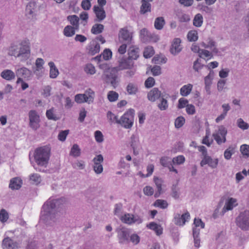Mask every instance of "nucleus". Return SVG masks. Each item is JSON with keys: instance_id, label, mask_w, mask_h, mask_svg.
<instances>
[{"instance_id": "obj_61", "label": "nucleus", "mask_w": 249, "mask_h": 249, "mask_svg": "<svg viewBox=\"0 0 249 249\" xmlns=\"http://www.w3.org/2000/svg\"><path fill=\"white\" fill-rule=\"evenodd\" d=\"M213 142L212 140L209 139V134L208 132V130H206V134L205 137L202 140V143L206 144L208 146H210Z\"/></svg>"}, {"instance_id": "obj_59", "label": "nucleus", "mask_w": 249, "mask_h": 249, "mask_svg": "<svg viewBox=\"0 0 249 249\" xmlns=\"http://www.w3.org/2000/svg\"><path fill=\"white\" fill-rule=\"evenodd\" d=\"M143 192L146 196H152L154 193V189L150 186H146L144 187Z\"/></svg>"}, {"instance_id": "obj_46", "label": "nucleus", "mask_w": 249, "mask_h": 249, "mask_svg": "<svg viewBox=\"0 0 249 249\" xmlns=\"http://www.w3.org/2000/svg\"><path fill=\"white\" fill-rule=\"evenodd\" d=\"M234 153V148L232 147H229L228 149H227L224 153V158L229 160L231 158V156Z\"/></svg>"}, {"instance_id": "obj_42", "label": "nucleus", "mask_w": 249, "mask_h": 249, "mask_svg": "<svg viewBox=\"0 0 249 249\" xmlns=\"http://www.w3.org/2000/svg\"><path fill=\"white\" fill-rule=\"evenodd\" d=\"M36 7V3L35 2H30L26 6V12L27 14L32 15Z\"/></svg>"}, {"instance_id": "obj_17", "label": "nucleus", "mask_w": 249, "mask_h": 249, "mask_svg": "<svg viewBox=\"0 0 249 249\" xmlns=\"http://www.w3.org/2000/svg\"><path fill=\"white\" fill-rule=\"evenodd\" d=\"M237 205V200L235 198H230L226 202L225 206L223 208L222 211V215H224V213L228 211L231 210L233 207Z\"/></svg>"}, {"instance_id": "obj_38", "label": "nucleus", "mask_w": 249, "mask_h": 249, "mask_svg": "<svg viewBox=\"0 0 249 249\" xmlns=\"http://www.w3.org/2000/svg\"><path fill=\"white\" fill-rule=\"evenodd\" d=\"M80 151L79 146L77 144H74L71 148L70 155L74 157H79L81 154Z\"/></svg>"}, {"instance_id": "obj_39", "label": "nucleus", "mask_w": 249, "mask_h": 249, "mask_svg": "<svg viewBox=\"0 0 249 249\" xmlns=\"http://www.w3.org/2000/svg\"><path fill=\"white\" fill-rule=\"evenodd\" d=\"M68 20L70 21V23L73 26H75V28L77 29L78 28V22L79 18L76 15L69 16L67 18Z\"/></svg>"}, {"instance_id": "obj_9", "label": "nucleus", "mask_w": 249, "mask_h": 249, "mask_svg": "<svg viewBox=\"0 0 249 249\" xmlns=\"http://www.w3.org/2000/svg\"><path fill=\"white\" fill-rule=\"evenodd\" d=\"M103 160V157L100 154L96 156L93 159V162L94 163L93 166V170L97 174L102 173L103 171V167L102 164Z\"/></svg>"}, {"instance_id": "obj_64", "label": "nucleus", "mask_w": 249, "mask_h": 249, "mask_svg": "<svg viewBox=\"0 0 249 249\" xmlns=\"http://www.w3.org/2000/svg\"><path fill=\"white\" fill-rule=\"evenodd\" d=\"M194 224L195 227L200 228V229H203L205 227L204 223H203L202 220L199 218H195Z\"/></svg>"}, {"instance_id": "obj_55", "label": "nucleus", "mask_w": 249, "mask_h": 249, "mask_svg": "<svg viewBox=\"0 0 249 249\" xmlns=\"http://www.w3.org/2000/svg\"><path fill=\"white\" fill-rule=\"evenodd\" d=\"M159 108L161 110H164L168 107L167 101L163 98H161L160 103L158 105Z\"/></svg>"}, {"instance_id": "obj_19", "label": "nucleus", "mask_w": 249, "mask_h": 249, "mask_svg": "<svg viewBox=\"0 0 249 249\" xmlns=\"http://www.w3.org/2000/svg\"><path fill=\"white\" fill-rule=\"evenodd\" d=\"M180 43L181 40L179 38H177L174 39L170 49V53L172 54L176 55L181 51V48H180Z\"/></svg>"}, {"instance_id": "obj_26", "label": "nucleus", "mask_w": 249, "mask_h": 249, "mask_svg": "<svg viewBox=\"0 0 249 249\" xmlns=\"http://www.w3.org/2000/svg\"><path fill=\"white\" fill-rule=\"evenodd\" d=\"M151 4L146 1L142 0V5L140 8V13L141 14H145L147 12H151Z\"/></svg>"}, {"instance_id": "obj_1", "label": "nucleus", "mask_w": 249, "mask_h": 249, "mask_svg": "<svg viewBox=\"0 0 249 249\" xmlns=\"http://www.w3.org/2000/svg\"><path fill=\"white\" fill-rule=\"evenodd\" d=\"M63 198H49L42 207L40 218L47 225L53 226L57 221L64 209Z\"/></svg>"}, {"instance_id": "obj_28", "label": "nucleus", "mask_w": 249, "mask_h": 249, "mask_svg": "<svg viewBox=\"0 0 249 249\" xmlns=\"http://www.w3.org/2000/svg\"><path fill=\"white\" fill-rule=\"evenodd\" d=\"M21 185V180L18 178H15L11 180L9 187L12 189H18Z\"/></svg>"}, {"instance_id": "obj_2", "label": "nucleus", "mask_w": 249, "mask_h": 249, "mask_svg": "<svg viewBox=\"0 0 249 249\" xmlns=\"http://www.w3.org/2000/svg\"><path fill=\"white\" fill-rule=\"evenodd\" d=\"M8 53L10 55L22 57V60L26 59L30 53L28 40H24L18 45H11L9 48Z\"/></svg>"}, {"instance_id": "obj_7", "label": "nucleus", "mask_w": 249, "mask_h": 249, "mask_svg": "<svg viewBox=\"0 0 249 249\" xmlns=\"http://www.w3.org/2000/svg\"><path fill=\"white\" fill-rule=\"evenodd\" d=\"M94 92L90 89L87 90L85 94H78L75 96V101L80 104L87 102L89 104L93 102Z\"/></svg>"}, {"instance_id": "obj_11", "label": "nucleus", "mask_w": 249, "mask_h": 249, "mask_svg": "<svg viewBox=\"0 0 249 249\" xmlns=\"http://www.w3.org/2000/svg\"><path fill=\"white\" fill-rule=\"evenodd\" d=\"M121 220L123 222L128 224H131L134 223L140 224L142 221L139 216H135L130 213L125 214L124 216H122Z\"/></svg>"}, {"instance_id": "obj_62", "label": "nucleus", "mask_w": 249, "mask_h": 249, "mask_svg": "<svg viewBox=\"0 0 249 249\" xmlns=\"http://www.w3.org/2000/svg\"><path fill=\"white\" fill-rule=\"evenodd\" d=\"M69 132V130L61 131L58 135V139L61 141H64Z\"/></svg>"}, {"instance_id": "obj_27", "label": "nucleus", "mask_w": 249, "mask_h": 249, "mask_svg": "<svg viewBox=\"0 0 249 249\" xmlns=\"http://www.w3.org/2000/svg\"><path fill=\"white\" fill-rule=\"evenodd\" d=\"M48 65L50 68V77L51 78H56L59 74V71L53 62H50Z\"/></svg>"}, {"instance_id": "obj_56", "label": "nucleus", "mask_w": 249, "mask_h": 249, "mask_svg": "<svg viewBox=\"0 0 249 249\" xmlns=\"http://www.w3.org/2000/svg\"><path fill=\"white\" fill-rule=\"evenodd\" d=\"M100 51V45L98 43H95L93 47H91L89 49V53L92 54L94 55L95 53H98Z\"/></svg>"}, {"instance_id": "obj_4", "label": "nucleus", "mask_w": 249, "mask_h": 249, "mask_svg": "<svg viewBox=\"0 0 249 249\" xmlns=\"http://www.w3.org/2000/svg\"><path fill=\"white\" fill-rule=\"evenodd\" d=\"M237 226L244 231L249 230V211H245L240 213L236 218Z\"/></svg>"}, {"instance_id": "obj_16", "label": "nucleus", "mask_w": 249, "mask_h": 249, "mask_svg": "<svg viewBox=\"0 0 249 249\" xmlns=\"http://www.w3.org/2000/svg\"><path fill=\"white\" fill-rule=\"evenodd\" d=\"M227 134V130L224 129H220L218 133L213 134V136L218 144H220L222 142H225L226 141V135Z\"/></svg>"}, {"instance_id": "obj_60", "label": "nucleus", "mask_w": 249, "mask_h": 249, "mask_svg": "<svg viewBox=\"0 0 249 249\" xmlns=\"http://www.w3.org/2000/svg\"><path fill=\"white\" fill-rule=\"evenodd\" d=\"M95 140L98 142H102L103 139V135L102 132L99 130L96 131L94 133Z\"/></svg>"}, {"instance_id": "obj_31", "label": "nucleus", "mask_w": 249, "mask_h": 249, "mask_svg": "<svg viewBox=\"0 0 249 249\" xmlns=\"http://www.w3.org/2000/svg\"><path fill=\"white\" fill-rule=\"evenodd\" d=\"M165 22L164 18L161 17L157 18L154 23V26L157 30H161L163 28Z\"/></svg>"}, {"instance_id": "obj_33", "label": "nucleus", "mask_w": 249, "mask_h": 249, "mask_svg": "<svg viewBox=\"0 0 249 249\" xmlns=\"http://www.w3.org/2000/svg\"><path fill=\"white\" fill-rule=\"evenodd\" d=\"M104 28V26L101 24H94L91 30V32L94 35H97L101 33Z\"/></svg>"}, {"instance_id": "obj_44", "label": "nucleus", "mask_w": 249, "mask_h": 249, "mask_svg": "<svg viewBox=\"0 0 249 249\" xmlns=\"http://www.w3.org/2000/svg\"><path fill=\"white\" fill-rule=\"evenodd\" d=\"M131 242L134 245H138L140 242V237L136 233L129 235V242Z\"/></svg>"}, {"instance_id": "obj_22", "label": "nucleus", "mask_w": 249, "mask_h": 249, "mask_svg": "<svg viewBox=\"0 0 249 249\" xmlns=\"http://www.w3.org/2000/svg\"><path fill=\"white\" fill-rule=\"evenodd\" d=\"M31 71L25 67H23L18 69L16 71V76L18 78H21V77L24 78H29L31 75Z\"/></svg>"}, {"instance_id": "obj_30", "label": "nucleus", "mask_w": 249, "mask_h": 249, "mask_svg": "<svg viewBox=\"0 0 249 249\" xmlns=\"http://www.w3.org/2000/svg\"><path fill=\"white\" fill-rule=\"evenodd\" d=\"M126 90L129 94H136L138 91V86L136 84L129 83L126 87Z\"/></svg>"}, {"instance_id": "obj_14", "label": "nucleus", "mask_w": 249, "mask_h": 249, "mask_svg": "<svg viewBox=\"0 0 249 249\" xmlns=\"http://www.w3.org/2000/svg\"><path fill=\"white\" fill-rule=\"evenodd\" d=\"M190 215L188 212H186L182 215L176 214L174 217V223L176 225L183 226L185 222L190 219Z\"/></svg>"}, {"instance_id": "obj_25", "label": "nucleus", "mask_w": 249, "mask_h": 249, "mask_svg": "<svg viewBox=\"0 0 249 249\" xmlns=\"http://www.w3.org/2000/svg\"><path fill=\"white\" fill-rule=\"evenodd\" d=\"M147 226L149 229L154 231L157 235H160L162 233V228L161 226L155 222H151Z\"/></svg>"}, {"instance_id": "obj_50", "label": "nucleus", "mask_w": 249, "mask_h": 249, "mask_svg": "<svg viewBox=\"0 0 249 249\" xmlns=\"http://www.w3.org/2000/svg\"><path fill=\"white\" fill-rule=\"evenodd\" d=\"M9 215L7 211L4 209H2L0 211V221L2 222H5L8 219Z\"/></svg>"}, {"instance_id": "obj_10", "label": "nucleus", "mask_w": 249, "mask_h": 249, "mask_svg": "<svg viewBox=\"0 0 249 249\" xmlns=\"http://www.w3.org/2000/svg\"><path fill=\"white\" fill-rule=\"evenodd\" d=\"M135 111L133 109H129L121 118V123L126 124H133L134 123V116Z\"/></svg>"}, {"instance_id": "obj_57", "label": "nucleus", "mask_w": 249, "mask_h": 249, "mask_svg": "<svg viewBox=\"0 0 249 249\" xmlns=\"http://www.w3.org/2000/svg\"><path fill=\"white\" fill-rule=\"evenodd\" d=\"M145 86L147 88L152 87L155 84V79L152 77H148L145 81Z\"/></svg>"}, {"instance_id": "obj_47", "label": "nucleus", "mask_w": 249, "mask_h": 249, "mask_svg": "<svg viewBox=\"0 0 249 249\" xmlns=\"http://www.w3.org/2000/svg\"><path fill=\"white\" fill-rule=\"evenodd\" d=\"M154 206L162 209H165L167 207L168 203L165 200L158 199L155 202Z\"/></svg>"}, {"instance_id": "obj_15", "label": "nucleus", "mask_w": 249, "mask_h": 249, "mask_svg": "<svg viewBox=\"0 0 249 249\" xmlns=\"http://www.w3.org/2000/svg\"><path fill=\"white\" fill-rule=\"evenodd\" d=\"M119 37L121 41H124L128 43L131 42L132 36L126 28H121L119 31Z\"/></svg>"}, {"instance_id": "obj_6", "label": "nucleus", "mask_w": 249, "mask_h": 249, "mask_svg": "<svg viewBox=\"0 0 249 249\" xmlns=\"http://www.w3.org/2000/svg\"><path fill=\"white\" fill-rule=\"evenodd\" d=\"M118 242L120 244L129 243V230L125 227H119L116 229Z\"/></svg>"}, {"instance_id": "obj_37", "label": "nucleus", "mask_w": 249, "mask_h": 249, "mask_svg": "<svg viewBox=\"0 0 249 249\" xmlns=\"http://www.w3.org/2000/svg\"><path fill=\"white\" fill-rule=\"evenodd\" d=\"M192 89V85L191 84H188V85H185L180 89V94L182 96H186L191 91Z\"/></svg>"}, {"instance_id": "obj_29", "label": "nucleus", "mask_w": 249, "mask_h": 249, "mask_svg": "<svg viewBox=\"0 0 249 249\" xmlns=\"http://www.w3.org/2000/svg\"><path fill=\"white\" fill-rule=\"evenodd\" d=\"M29 179L32 184L37 185L40 183L41 178L39 174L33 173L29 176Z\"/></svg>"}, {"instance_id": "obj_36", "label": "nucleus", "mask_w": 249, "mask_h": 249, "mask_svg": "<svg viewBox=\"0 0 249 249\" xmlns=\"http://www.w3.org/2000/svg\"><path fill=\"white\" fill-rule=\"evenodd\" d=\"M185 161V158L183 155H179L173 158L172 162L174 165L183 164Z\"/></svg>"}, {"instance_id": "obj_45", "label": "nucleus", "mask_w": 249, "mask_h": 249, "mask_svg": "<svg viewBox=\"0 0 249 249\" xmlns=\"http://www.w3.org/2000/svg\"><path fill=\"white\" fill-rule=\"evenodd\" d=\"M160 164L164 166L167 167L171 163V158L169 157L164 156L160 159Z\"/></svg>"}, {"instance_id": "obj_3", "label": "nucleus", "mask_w": 249, "mask_h": 249, "mask_svg": "<svg viewBox=\"0 0 249 249\" xmlns=\"http://www.w3.org/2000/svg\"><path fill=\"white\" fill-rule=\"evenodd\" d=\"M51 148L45 145L36 148L34 152V160L39 166L46 167L48 163L50 156Z\"/></svg>"}, {"instance_id": "obj_58", "label": "nucleus", "mask_w": 249, "mask_h": 249, "mask_svg": "<svg viewBox=\"0 0 249 249\" xmlns=\"http://www.w3.org/2000/svg\"><path fill=\"white\" fill-rule=\"evenodd\" d=\"M154 76L159 75L161 73V68L158 65L154 66L151 70Z\"/></svg>"}, {"instance_id": "obj_35", "label": "nucleus", "mask_w": 249, "mask_h": 249, "mask_svg": "<svg viewBox=\"0 0 249 249\" xmlns=\"http://www.w3.org/2000/svg\"><path fill=\"white\" fill-rule=\"evenodd\" d=\"M203 23V17L200 14H196L193 20V25L197 27H200Z\"/></svg>"}, {"instance_id": "obj_63", "label": "nucleus", "mask_w": 249, "mask_h": 249, "mask_svg": "<svg viewBox=\"0 0 249 249\" xmlns=\"http://www.w3.org/2000/svg\"><path fill=\"white\" fill-rule=\"evenodd\" d=\"M46 116L49 119L56 120L58 119L53 113V108L48 110L46 112Z\"/></svg>"}, {"instance_id": "obj_34", "label": "nucleus", "mask_w": 249, "mask_h": 249, "mask_svg": "<svg viewBox=\"0 0 249 249\" xmlns=\"http://www.w3.org/2000/svg\"><path fill=\"white\" fill-rule=\"evenodd\" d=\"M75 27L68 25L64 29V34L67 37L72 36L75 34Z\"/></svg>"}, {"instance_id": "obj_21", "label": "nucleus", "mask_w": 249, "mask_h": 249, "mask_svg": "<svg viewBox=\"0 0 249 249\" xmlns=\"http://www.w3.org/2000/svg\"><path fill=\"white\" fill-rule=\"evenodd\" d=\"M128 58L130 60H136L139 57V50L134 46L129 47L128 50Z\"/></svg>"}, {"instance_id": "obj_20", "label": "nucleus", "mask_w": 249, "mask_h": 249, "mask_svg": "<svg viewBox=\"0 0 249 249\" xmlns=\"http://www.w3.org/2000/svg\"><path fill=\"white\" fill-rule=\"evenodd\" d=\"M161 95V92L157 88L151 89L148 93L147 97L149 100L154 102L159 99Z\"/></svg>"}, {"instance_id": "obj_23", "label": "nucleus", "mask_w": 249, "mask_h": 249, "mask_svg": "<svg viewBox=\"0 0 249 249\" xmlns=\"http://www.w3.org/2000/svg\"><path fill=\"white\" fill-rule=\"evenodd\" d=\"M154 181L156 184L157 189V192L155 194L156 197H159L160 195L163 193L162 186L163 183V180L158 177L154 178Z\"/></svg>"}, {"instance_id": "obj_54", "label": "nucleus", "mask_w": 249, "mask_h": 249, "mask_svg": "<svg viewBox=\"0 0 249 249\" xmlns=\"http://www.w3.org/2000/svg\"><path fill=\"white\" fill-rule=\"evenodd\" d=\"M102 55L104 60H108L111 57L112 52L109 49H106Z\"/></svg>"}, {"instance_id": "obj_12", "label": "nucleus", "mask_w": 249, "mask_h": 249, "mask_svg": "<svg viewBox=\"0 0 249 249\" xmlns=\"http://www.w3.org/2000/svg\"><path fill=\"white\" fill-rule=\"evenodd\" d=\"M218 163V159H212L210 156H208L205 157H202L200 164L201 167L208 164L211 168L214 169L217 167Z\"/></svg>"}, {"instance_id": "obj_52", "label": "nucleus", "mask_w": 249, "mask_h": 249, "mask_svg": "<svg viewBox=\"0 0 249 249\" xmlns=\"http://www.w3.org/2000/svg\"><path fill=\"white\" fill-rule=\"evenodd\" d=\"M240 151L243 156L246 157H249V145L243 144L240 147Z\"/></svg>"}, {"instance_id": "obj_53", "label": "nucleus", "mask_w": 249, "mask_h": 249, "mask_svg": "<svg viewBox=\"0 0 249 249\" xmlns=\"http://www.w3.org/2000/svg\"><path fill=\"white\" fill-rule=\"evenodd\" d=\"M72 166L74 168L82 170L85 167V162L82 160H77L73 163Z\"/></svg>"}, {"instance_id": "obj_8", "label": "nucleus", "mask_w": 249, "mask_h": 249, "mask_svg": "<svg viewBox=\"0 0 249 249\" xmlns=\"http://www.w3.org/2000/svg\"><path fill=\"white\" fill-rule=\"evenodd\" d=\"M20 244L19 242L6 237L2 240V248L3 249H18L20 248Z\"/></svg>"}, {"instance_id": "obj_40", "label": "nucleus", "mask_w": 249, "mask_h": 249, "mask_svg": "<svg viewBox=\"0 0 249 249\" xmlns=\"http://www.w3.org/2000/svg\"><path fill=\"white\" fill-rule=\"evenodd\" d=\"M150 36H151V34L148 32L146 29L143 28L140 31V37L142 42L147 41Z\"/></svg>"}, {"instance_id": "obj_18", "label": "nucleus", "mask_w": 249, "mask_h": 249, "mask_svg": "<svg viewBox=\"0 0 249 249\" xmlns=\"http://www.w3.org/2000/svg\"><path fill=\"white\" fill-rule=\"evenodd\" d=\"M93 11L95 13L97 19L95 21L100 22L106 18V12L103 7H100L98 6H94L93 7Z\"/></svg>"}, {"instance_id": "obj_48", "label": "nucleus", "mask_w": 249, "mask_h": 249, "mask_svg": "<svg viewBox=\"0 0 249 249\" xmlns=\"http://www.w3.org/2000/svg\"><path fill=\"white\" fill-rule=\"evenodd\" d=\"M107 118L112 123L121 124V120L118 119L116 116L111 111H108L107 113Z\"/></svg>"}, {"instance_id": "obj_43", "label": "nucleus", "mask_w": 249, "mask_h": 249, "mask_svg": "<svg viewBox=\"0 0 249 249\" xmlns=\"http://www.w3.org/2000/svg\"><path fill=\"white\" fill-rule=\"evenodd\" d=\"M187 38L190 41H196L198 39L197 31L195 30L189 31L187 35Z\"/></svg>"}, {"instance_id": "obj_41", "label": "nucleus", "mask_w": 249, "mask_h": 249, "mask_svg": "<svg viewBox=\"0 0 249 249\" xmlns=\"http://www.w3.org/2000/svg\"><path fill=\"white\" fill-rule=\"evenodd\" d=\"M154 53L153 48L151 46H148L145 48L143 52V56L145 58H150L153 55Z\"/></svg>"}, {"instance_id": "obj_49", "label": "nucleus", "mask_w": 249, "mask_h": 249, "mask_svg": "<svg viewBox=\"0 0 249 249\" xmlns=\"http://www.w3.org/2000/svg\"><path fill=\"white\" fill-rule=\"evenodd\" d=\"M118 94L114 91H110L107 94V98L110 102H114L118 98Z\"/></svg>"}, {"instance_id": "obj_51", "label": "nucleus", "mask_w": 249, "mask_h": 249, "mask_svg": "<svg viewBox=\"0 0 249 249\" xmlns=\"http://www.w3.org/2000/svg\"><path fill=\"white\" fill-rule=\"evenodd\" d=\"M84 70L86 73L90 74H93L95 73V67L90 63L86 65Z\"/></svg>"}, {"instance_id": "obj_13", "label": "nucleus", "mask_w": 249, "mask_h": 249, "mask_svg": "<svg viewBox=\"0 0 249 249\" xmlns=\"http://www.w3.org/2000/svg\"><path fill=\"white\" fill-rule=\"evenodd\" d=\"M134 63L133 61L127 58H122L119 61V65L115 68L117 71H121L124 69H130L133 67Z\"/></svg>"}, {"instance_id": "obj_24", "label": "nucleus", "mask_w": 249, "mask_h": 249, "mask_svg": "<svg viewBox=\"0 0 249 249\" xmlns=\"http://www.w3.org/2000/svg\"><path fill=\"white\" fill-rule=\"evenodd\" d=\"M0 75L3 79L8 81L14 79L16 77L15 73L10 70H4L1 72Z\"/></svg>"}, {"instance_id": "obj_5", "label": "nucleus", "mask_w": 249, "mask_h": 249, "mask_svg": "<svg viewBox=\"0 0 249 249\" xmlns=\"http://www.w3.org/2000/svg\"><path fill=\"white\" fill-rule=\"evenodd\" d=\"M117 69L116 68H112L107 72L103 73L102 75V79L107 83L110 84L115 88L116 85V79L117 78Z\"/></svg>"}, {"instance_id": "obj_32", "label": "nucleus", "mask_w": 249, "mask_h": 249, "mask_svg": "<svg viewBox=\"0 0 249 249\" xmlns=\"http://www.w3.org/2000/svg\"><path fill=\"white\" fill-rule=\"evenodd\" d=\"M30 123H38L39 117L37 114L35 110H31L29 113Z\"/></svg>"}]
</instances>
